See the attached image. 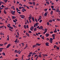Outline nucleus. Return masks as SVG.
Returning a JSON list of instances; mask_svg holds the SVG:
<instances>
[{
  "instance_id": "nucleus-1",
  "label": "nucleus",
  "mask_w": 60,
  "mask_h": 60,
  "mask_svg": "<svg viewBox=\"0 0 60 60\" xmlns=\"http://www.w3.org/2000/svg\"><path fill=\"white\" fill-rule=\"evenodd\" d=\"M38 23H36L34 25V27H37L38 26Z\"/></svg>"
},
{
  "instance_id": "nucleus-2",
  "label": "nucleus",
  "mask_w": 60,
  "mask_h": 60,
  "mask_svg": "<svg viewBox=\"0 0 60 60\" xmlns=\"http://www.w3.org/2000/svg\"><path fill=\"white\" fill-rule=\"evenodd\" d=\"M53 40V39L52 38H50V40H49V42H50L51 43H52Z\"/></svg>"
},
{
  "instance_id": "nucleus-3",
  "label": "nucleus",
  "mask_w": 60,
  "mask_h": 60,
  "mask_svg": "<svg viewBox=\"0 0 60 60\" xmlns=\"http://www.w3.org/2000/svg\"><path fill=\"white\" fill-rule=\"evenodd\" d=\"M20 16H21V18H22V19H24V17H25V15H20Z\"/></svg>"
},
{
  "instance_id": "nucleus-4",
  "label": "nucleus",
  "mask_w": 60,
  "mask_h": 60,
  "mask_svg": "<svg viewBox=\"0 0 60 60\" xmlns=\"http://www.w3.org/2000/svg\"><path fill=\"white\" fill-rule=\"evenodd\" d=\"M45 32L43 33L44 34H45L47 32V29H45Z\"/></svg>"
},
{
  "instance_id": "nucleus-5",
  "label": "nucleus",
  "mask_w": 60,
  "mask_h": 60,
  "mask_svg": "<svg viewBox=\"0 0 60 60\" xmlns=\"http://www.w3.org/2000/svg\"><path fill=\"white\" fill-rule=\"evenodd\" d=\"M11 46V45L10 44H9L8 45H7V47H6V48H9V47Z\"/></svg>"
},
{
  "instance_id": "nucleus-6",
  "label": "nucleus",
  "mask_w": 60,
  "mask_h": 60,
  "mask_svg": "<svg viewBox=\"0 0 60 60\" xmlns=\"http://www.w3.org/2000/svg\"><path fill=\"white\" fill-rule=\"evenodd\" d=\"M43 27L42 26H41L39 28V29H40V30H41V29H42V30H43Z\"/></svg>"
},
{
  "instance_id": "nucleus-7",
  "label": "nucleus",
  "mask_w": 60,
  "mask_h": 60,
  "mask_svg": "<svg viewBox=\"0 0 60 60\" xmlns=\"http://www.w3.org/2000/svg\"><path fill=\"white\" fill-rule=\"evenodd\" d=\"M14 53H18L19 52L17 50L14 51Z\"/></svg>"
},
{
  "instance_id": "nucleus-8",
  "label": "nucleus",
  "mask_w": 60,
  "mask_h": 60,
  "mask_svg": "<svg viewBox=\"0 0 60 60\" xmlns=\"http://www.w3.org/2000/svg\"><path fill=\"white\" fill-rule=\"evenodd\" d=\"M49 44V43H45V45L47 46H49V45H48Z\"/></svg>"
},
{
  "instance_id": "nucleus-9",
  "label": "nucleus",
  "mask_w": 60,
  "mask_h": 60,
  "mask_svg": "<svg viewBox=\"0 0 60 60\" xmlns=\"http://www.w3.org/2000/svg\"><path fill=\"white\" fill-rule=\"evenodd\" d=\"M59 9H56V12H58H58H59Z\"/></svg>"
},
{
  "instance_id": "nucleus-10",
  "label": "nucleus",
  "mask_w": 60,
  "mask_h": 60,
  "mask_svg": "<svg viewBox=\"0 0 60 60\" xmlns=\"http://www.w3.org/2000/svg\"><path fill=\"white\" fill-rule=\"evenodd\" d=\"M47 15V13H45L44 14V16L46 17V16Z\"/></svg>"
},
{
  "instance_id": "nucleus-11",
  "label": "nucleus",
  "mask_w": 60,
  "mask_h": 60,
  "mask_svg": "<svg viewBox=\"0 0 60 60\" xmlns=\"http://www.w3.org/2000/svg\"><path fill=\"white\" fill-rule=\"evenodd\" d=\"M32 19L33 22H34V17H32Z\"/></svg>"
},
{
  "instance_id": "nucleus-12",
  "label": "nucleus",
  "mask_w": 60,
  "mask_h": 60,
  "mask_svg": "<svg viewBox=\"0 0 60 60\" xmlns=\"http://www.w3.org/2000/svg\"><path fill=\"white\" fill-rule=\"evenodd\" d=\"M41 45V44H39L38 43L36 44V45L37 46V45H38V46H40V45Z\"/></svg>"
},
{
  "instance_id": "nucleus-13",
  "label": "nucleus",
  "mask_w": 60,
  "mask_h": 60,
  "mask_svg": "<svg viewBox=\"0 0 60 60\" xmlns=\"http://www.w3.org/2000/svg\"><path fill=\"white\" fill-rule=\"evenodd\" d=\"M12 17L13 19H15V18H16V17L14 16H12Z\"/></svg>"
},
{
  "instance_id": "nucleus-14",
  "label": "nucleus",
  "mask_w": 60,
  "mask_h": 60,
  "mask_svg": "<svg viewBox=\"0 0 60 60\" xmlns=\"http://www.w3.org/2000/svg\"><path fill=\"white\" fill-rule=\"evenodd\" d=\"M23 26H24V28H25V29H26V25H24Z\"/></svg>"
},
{
  "instance_id": "nucleus-15",
  "label": "nucleus",
  "mask_w": 60,
  "mask_h": 60,
  "mask_svg": "<svg viewBox=\"0 0 60 60\" xmlns=\"http://www.w3.org/2000/svg\"><path fill=\"white\" fill-rule=\"evenodd\" d=\"M4 2L5 3H6V2H7V1H8L7 0H4Z\"/></svg>"
},
{
  "instance_id": "nucleus-16",
  "label": "nucleus",
  "mask_w": 60,
  "mask_h": 60,
  "mask_svg": "<svg viewBox=\"0 0 60 60\" xmlns=\"http://www.w3.org/2000/svg\"><path fill=\"white\" fill-rule=\"evenodd\" d=\"M49 34H47L46 35V37H48L49 36Z\"/></svg>"
},
{
  "instance_id": "nucleus-17",
  "label": "nucleus",
  "mask_w": 60,
  "mask_h": 60,
  "mask_svg": "<svg viewBox=\"0 0 60 60\" xmlns=\"http://www.w3.org/2000/svg\"><path fill=\"white\" fill-rule=\"evenodd\" d=\"M26 35L27 36H29V34L27 33H26Z\"/></svg>"
},
{
  "instance_id": "nucleus-18",
  "label": "nucleus",
  "mask_w": 60,
  "mask_h": 60,
  "mask_svg": "<svg viewBox=\"0 0 60 60\" xmlns=\"http://www.w3.org/2000/svg\"><path fill=\"white\" fill-rule=\"evenodd\" d=\"M41 18H42V17L41 16H40L39 17V19H41Z\"/></svg>"
},
{
  "instance_id": "nucleus-19",
  "label": "nucleus",
  "mask_w": 60,
  "mask_h": 60,
  "mask_svg": "<svg viewBox=\"0 0 60 60\" xmlns=\"http://www.w3.org/2000/svg\"><path fill=\"white\" fill-rule=\"evenodd\" d=\"M33 5H35V2H33Z\"/></svg>"
},
{
  "instance_id": "nucleus-20",
  "label": "nucleus",
  "mask_w": 60,
  "mask_h": 60,
  "mask_svg": "<svg viewBox=\"0 0 60 60\" xmlns=\"http://www.w3.org/2000/svg\"><path fill=\"white\" fill-rule=\"evenodd\" d=\"M28 18L30 19H32V17L31 16H30L28 17Z\"/></svg>"
},
{
  "instance_id": "nucleus-21",
  "label": "nucleus",
  "mask_w": 60,
  "mask_h": 60,
  "mask_svg": "<svg viewBox=\"0 0 60 60\" xmlns=\"http://www.w3.org/2000/svg\"><path fill=\"white\" fill-rule=\"evenodd\" d=\"M50 13L51 15H52V14H53V11H51V12H50Z\"/></svg>"
},
{
  "instance_id": "nucleus-22",
  "label": "nucleus",
  "mask_w": 60,
  "mask_h": 60,
  "mask_svg": "<svg viewBox=\"0 0 60 60\" xmlns=\"http://www.w3.org/2000/svg\"><path fill=\"white\" fill-rule=\"evenodd\" d=\"M55 34H52V36L54 38L55 37Z\"/></svg>"
},
{
  "instance_id": "nucleus-23",
  "label": "nucleus",
  "mask_w": 60,
  "mask_h": 60,
  "mask_svg": "<svg viewBox=\"0 0 60 60\" xmlns=\"http://www.w3.org/2000/svg\"><path fill=\"white\" fill-rule=\"evenodd\" d=\"M22 10L24 11H26V10H25V9L24 8H23L22 9Z\"/></svg>"
},
{
  "instance_id": "nucleus-24",
  "label": "nucleus",
  "mask_w": 60,
  "mask_h": 60,
  "mask_svg": "<svg viewBox=\"0 0 60 60\" xmlns=\"http://www.w3.org/2000/svg\"><path fill=\"white\" fill-rule=\"evenodd\" d=\"M4 13H5V14H6V13H7V12H6V11H5V10H4Z\"/></svg>"
},
{
  "instance_id": "nucleus-25",
  "label": "nucleus",
  "mask_w": 60,
  "mask_h": 60,
  "mask_svg": "<svg viewBox=\"0 0 60 60\" xmlns=\"http://www.w3.org/2000/svg\"><path fill=\"white\" fill-rule=\"evenodd\" d=\"M37 30V29H36V28H34V31H36Z\"/></svg>"
},
{
  "instance_id": "nucleus-26",
  "label": "nucleus",
  "mask_w": 60,
  "mask_h": 60,
  "mask_svg": "<svg viewBox=\"0 0 60 60\" xmlns=\"http://www.w3.org/2000/svg\"><path fill=\"white\" fill-rule=\"evenodd\" d=\"M29 22L30 23H31V22H32V21L30 20V19H29Z\"/></svg>"
},
{
  "instance_id": "nucleus-27",
  "label": "nucleus",
  "mask_w": 60,
  "mask_h": 60,
  "mask_svg": "<svg viewBox=\"0 0 60 60\" xmlns=\"http://www.w3.org/2000/svg\"><path fill=\"white\" fill-rule=\"evenodd\" d=\"M9 9V8H5V9L6 10H8Z\"/></svg>"
},
{
  "instance_id": "nucleus-28",
  "label": "nucleus",
  "mask_w": 60,
  "mask_h": 60,
  "mask_svg": "<svg viewBox=\"0 0 60 60\" xmlns=\"http://www.w3.org/2000/svg\"><path fill=\"white\" fill-rule=\"evenodd\" d=\"M35 21H36V22H38V21H37V19H35Z\"/></svg>"
},
{
  "instance_id": "nucleus-29",
  "label": "nucleus",
  "mask_w": 60,
  "mask_h": 60,
  "mask_svg": "<svg viewBox=\"0 0 60 60\" xmlns=\"http://www.w3.org/2000/svg\"><path fill=\"white\" fill-rule=\"evenodd\" d=\"M46 3L47 4H49V2H46Z\"/></svg>"
},
{
  "instance_id": "nucleus-30",
  "label": "nucleus",
  "mask_w": 60,
  "mask_h": 60,
  "mask_svg": "<svg viewBox=\"0 0 60 60\" xmlns=\"http://www.w3.org/2000/svg\"><path fill=\"white\" fill-rule=\"evenodd\" d=\"M38 56H37V57H36V60H37V59L38 58Z\"/></svg>"
},
{
  "instance_id": "nucleus-31",
  "label": "nucleus",
  "mask_w": 60,
  "mask_h": 60,
  "mask_svg": "<svg viewBox=\"0 0 60 60\" xmlns=\"http://www.w3.org/2000/svg\"><path fill=\"white\" fill-rule=\"evenodd\" d=\"M2 55H3L4 56H5V53H2Z\"/></svg>"
},
{
  "instance_id": "nucleus-32",
  "label": "nucleus",
  "mask_w": 60,
  "mask_h": 60,
  "mask_svg": "<svg viewBox=\"0 0 60 60\" xmlns=\"http://www.w3.org/2000/svg\"><path fill=\"white\" fill-rule=\"evenodd\" d=\"M52 20H50L49 21V22H50V23H51L52 22Z\"/></svg>"
},
{
  "instance_id": "nucleus-33",
  "label": "nucleus",
  "mask_w": 60,
  "mask_h": 60,
  "mask_svg": "<svg viewBox=\"0 0 60 60\" xmlns=\"http://www.w3.org/2000/svg\"><path fill=\"white\" fill-rule=\"evenodd\" d=\"M0 35H4V34L2 33H0Z\"/></svg>"
},
{
  "instance_id": "nucleus-34",
  "label": "nucleus",
  "mask_w": 60,
  "mask_h": 60,
  "mask_svg": "<svg viewBox=\"0 0 60 60\" xmlns=\"http://www.w3.org/2000/svg\"><path fill=\"white\" fill-rule=\"evenodd\" d=\"M29 4H33V3H32V2H29Z\"/></svg>"
},
{
  "instance_id": "nucleus-35",
  "label": "nucleus",
  "mask_w": 60,
  "mask_h": 60,
  "mask_svg": "<svg viewBox=\"0 0 60 60\" xmlns=\"http://www.w3.org/2000/svg\"><path fill=\"white\" fill-rule=\"evenodd\" d=\"M36 45H34L33 46V48H34L35 47H36Z\"/></svg>"
},
{
  "instance_id": "nucleus-36",
  "label": "nucleus",
  "mask_w": 60,
  "mask_h": 60,
  "mask_svg": "<svg viewBox=\"0 0 60 60\" xmlns=\"http://www.w3.org/2000/svg\"><path fill=\"white\" fill-rule=\"evenodd\" d=\"M28 46L27 45H26V47H25L24 48V49H26V48Z\"/></svg>"
},
{
  "instance_id": "nucleus-37",
  "label": "nucleus",
  "mask_w": 60,
  "mask_h": 60,
  "mask_svg": "<svg viewBox=\"0 0 60 60\" xmlns=\"http://www.w3.org/2000/svg\"><path fill=\"white\" fill-rule=\"evenodd\" d=\"M19 41H16V42H16L17 43H19Z\"/></svg>"
},
{
  "instance_id": "nucleus-38",
  "label": "nucleus",
  "mask_w": 60,
  "mask_h": 60,
  "mask_svg": "<svg viewBox=\"0 0 60 60\" xmlns=\"http://www.w3.org/2000/svg\"><path fill=\"white\" fill-rule=\"evenodd\" d=\"M4 26H0V28H3V27H4Z\"/></svg>"
},
{
  "instance_id": "nucleus-39",
  "label": "nucleus",
  "mask_w": 60,
  "mask_h": 60,
  "mask_svg": "<svg viewBox=\"0 0 60 60\" xmlns=\"http://www.w3.org/2000/svg\"><path fill=\"white\" fill-rule=\"evenodd\" d=\"M11 14L13 12V11L11 10Z\"/></svg>"
},
{
  "instance_id": "nucleus-40",
  "label": "nucleus",
  "mask_w": 60,
  "mask_h": 60,
  "mask_svg": "<svg viewBox=\"0 0 60 60\" xmlns=\"http://www.w3.org/2000/svg\"><path fill=\"white\" fill-rule=\"evenodd\" d=\"M42 20H41L39 21V22L40 23H41V22H42Z\"/></svg>"
},
{
  "instance_id": "nucleus-41",
  "label": "nucleus",
  "mask_w": 60,
  "mask_h": 60,
  "mask_svg": "<svg viewBox=\"0 0 60 60\" xmlns=\"http://www.w3.org/2000/svg\"><path fill=\"white\" fill-rule=\"evenodd\" d=\"M56 47V45H54V46H53L54 48V49H55V47Z\"/></svg>"
},
{
  "instance_id": "nucleus-42",
  "label": "nucleus",
  "mask_w": 60,
  "mask_h": 60,
  "mask_svg": "<svg viewBox=\"0 0 60 60\" xmlns=\"http://www.w3.org/2000/svg\"><path fill=\"white\" fill-rule=\"evenodd\" d=\"M12 26H13L14 28H16V26H15V25H13Z\"/></svg>"
},
{
  "instance_id": "nucleus-43",
  "label": "nucleus",
  "mask_w": 60,
  "mask_h": 60,
  "mask_svg": "<svg viewBox=\"0 0 60 60\" xmlns=\"http://www.w3.org/2000/svg\"><path fill=\"white\" fill-rule=\"evenodd\" d=\"M31 28L32 29H34V28L33 26L31 27Z\"/></svg>"
},
{
  "instance_id": "nucleus-44",
  "label": "nucleus",
  "mask_w": 60,
  "mask_h": 60,
  "mask_svg": "<svg viewBox=\"0 0 60 60\" xmlns=\"http://www.w3.org/2000/svg\"><path fill=\"white\" fill-rule=\"evenodd\" d=\"M1 7H4V8L5 7H4V5H2Z\"/></svg>"
},
{
  "instance_id": "nucleus-45",
  "label": "nucleus",
  "mask_w": 60,
  "mask_h": 60,
  "mask_svg": "<svg viewBox=\"0 0 60 60\" xmlns=\"http://www.w3.org/2000/svg\"><path fill=\"white\" fill-rule=\"evenodd\" d=\"M47 10H48V9H45L44 10V11H47Z\"/></svg>"
},
{
  "instance_id": "nucleus-46",
  "label": "nucleus",
  "mask_w": 60,
  "mask_h": 60,
  "mask_svg": "<svg viewBox=\"0 0 60 60\" xmlns=\"http://www.w3.org/2000/svg\"><path fill=\"white\" fill-rule=\"evenodd\" d=\"M29 33H32V31H29Z\"/></svg>"
},
{
  "instance_id": "nucleus-47",
  "label": "nucleus",
  "mask_w": 60,
  "mask_h": 60,
  "mask_svg": "<svg viewBox=\"0 0 60 60\" xmlns=\"http://www.w3.org/2000/svg\"><path fill=\"white\" fill-rule=\"evenodd\" d=\"M51 8H54V6H51Z\"/></svg>"
},
{
  "instance_id": "nucleus-48",
  "label": "nucleus",
  "mask_w": 60,
  "mask_h": 60,
  "mask_svg": "<svg viewBox=\"0 0 60 60\" xmlns=\"http://www.w3.org/2000/svg\"><path fill=\"white\" fill-rule=\"evenodd\" d=\"M54 33H56V32H57V30H54Z\"/></svg>"
},
{
  "instance_id": "nucleus-49",
  "label": "nucleus",
  "mask_w": 60,
  "mask_h": 60,
  "mask_svg": "<svg viewBox=\"0 0 60 60\" xmlns=\"http://www.w3.org/2000/svg\"><path fill=\"white\" fill-rule=\"evenodd\" d=\"M9 30H10L11 32H12V30L11 29L9 28Z\"/></svg>"
},
{
  "instance_id": "nucleus-50",
  "label": "nucleus",
  "mask_w": 60,
  "mask_h": 60,
  "mask_svg": "<svg viewBox=\"0 0 60 60\" xmlns=\"http://www.w3.org/2000/svg\"><path fill=\"white\" fill-rule=\"evenodd\" d=\"M47 25H49V22H48L47 23Z\"/></svg>"
},
{
  "instance_id": "nucleus-51",
  "label": "nucleus",
  "mask_w": 60,
  "mask_h": 60,
  "mask_svg": "<svg viewBox=\"0 0 60 60\" xmlns=\"http://www.w3.org/2000/svg\"><path fill=\"white\" fill-rule=\"evenodd\" d=\"M50 34H53V31H51L50 32Z\"/></svg>"
},
{
  "instance_id": "nucleus-52",
  "label": "nucleus",
  "mask_w": 60,
  "mask_h": 60,
  "mask_svg": "<svg viewBox=\"0 0 60 60\" xmlns=\"http://www.w3.org/2000/svg\"><path fill=\"white\" fill-rule=\"evenodd\" d=\"M7 26L9 28H11V26H10L8 25H7Z\"/></svg>"
},
{
  "instance_id": "nucleus-53",
  "label": "nucleus",
  "mask_w": 60,
  "mask_h": 60,
  "mask_svg": "<svg viewBox=\"0 0 60 60\" xmlns=\"http://www.w3.org/2000/svg\"><path fill=\"white\" fill-rule=\"evenodd\" d=\"M13 22L15 23H16V21H15V20H13Z\"/></svg>"
},
{
  "instance_id": "nucleus-54",
  "label": "nucleus",
  "mask_w": 60,
  "mask_h": 60,
  "mask_svg": "<svg viewBox=\"0 0 60 60\" xmlns=\"http://www.w3.org/2000/svg\"><path fill=\"white\" fill-rule=\"evenodd\" d=\"M40 27H39V26H38L37 27V28H38V29H39V28Z\"/></svg>"
},
{
  "instance_id": "nucleus-55",
  "label": "nucleus",
  "mask_w": 60,
  "mask_h": 60,
  "mask_svg": "<svg viewBox=\"0 0 60 60\" xmlns=\"http://www.w3.org/2000/svg\"><path fill=\"white\" fill-rule=\"evenodd\" d=\"M56 48L57 50H59V47H57Z\"/></svg>"
},
{
  "instance_id": "nucleus-56",
  "label": "nucleus",
  "mask_w": 60,
  "mask_h": 60,
  "mask_svg": "<svg viewBox=\"0 0 60 60\" xmlns=\"http://www.w3.org/2000/svg\"><path fill=\"white\" fill-rule=\"evenodd\" d=\"M52 21L55 22V19H52Z\"/></svg>"
},
{
  "instance_id": "nucleus-57",
  "label": "nucleus",
  "mask_w": 60,
  "mask_h": 60,
  "mask_svg": "<svg viewBox=\"0 0 60 60\" xmlns=\"http://www.w3.org/2000/svg\"><path fill=\"white\" fill-rule=\"evenodd\" d=\"M30 30L31 31H33V29H32L30 28Z\"/></svg>"
},
{
  "instance_id": "nucleus-58",
  "label": "nucleus",
  "mask_w": 60,
  "mask_h": 60,
  "mask_svg": "<svg viewBox=\"0 0 60 60\" xmlns=\"http://www.w3.org/2000/svg\"><path fill=\"white\" fill-rule=\"evenodd\" d=\"M26 27L27 28H28V27H29L28 26V25H26Z\"/></svg>"
},
{
  "instance_id": "nucleus-59",
  "label": "nucleus",
  "mask_w": 60,
  "mask_h": 60,
  "mask_svg": "<svg viewBox=\"0 0 60 60\" xmlns=\"http://www.w3.org/2000/svg\"><path fill=\"white\" fill-rule=\"evenodd\" d=\"M32 52H29V54H32Z\"/></svg>"
},
{
  "instance_id": "nucleus-60",
  "label": "nucleus",
  "mask_w": 60,
  "mask_h": 60,
  "mask_svg": "<svg viewBox=\"0 0 60 60\" xmlns=\"http://www.w3.org/2000/svg\"><path fill=\"white\" fill-rule=\"evenodd\" d=\"M46 40L47 41H49V39L48 38H46Z\"/></svg>"
},
{
  "instance_id": "nucleus-61",
  "label": "nucleus",
  "mask_w": 60,
  "mask_h": 60,
  "mask_svg": "<svg viewBox=\"0 0 60 60\" xmlns=\"http://www.w3.org/2000/svg\"><path fill=\"white\" fill-rule=\"evenodd\" d=\"M19 36H18V35H16V38H19Z\"/></svg>"
},
{
  "instance_id": "nucleus-62",
  "label": "nucleus",
  "mask_w": 60,
  "mask_h": 60,
  "mask_svg": "<svg viewBox=\"0 0 60 60\" xmlns=\"http://www.w3.org/2000/svg\"><path fill=\"white\" fill-rule=\"evenodd\" d=\"M36 54V53H32V55H35Z\"/></svg>"
},
{
  "instance_id": "nucleus-63",
  "label": "nucleus",
  "mask_w": 60,
  "mask_h": 60,
  "mask_svg": "<svg viewBox=\"0 0 60 60\" xmlns=\"http://www.w3.org/2000/svg\"><path fill=\"white\" fill-rule=\"evenodd\" d=\"M19 1L17 2V4H19Z\"/></svg>"
},
{
  "instance_id": "nucleus-64",
  "label": "nucleus",
  "mask_w": 60,
  "mask_h": 60,
  "mask_svg": "<svg viewBox=\"0 0 60 60\" xmlns=\"http://www.w3.org/2000/svg\"><path fill=\"white\" fill-rule=\"evenodd\" d=\"M12 15H15V13H14L13 12L12 14Z\"/></svg>"
}]
</instances>
